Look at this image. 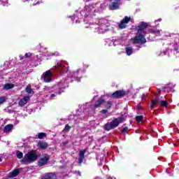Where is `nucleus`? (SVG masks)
Here are the masks:
<instances>
[{
	"mask_svg": "<svg viewBox=\"0 0 179 179\" xmlns=\"http://www.w3.org/2000/svg\"><path fill=\"white\" fill-rule=\"evenodd\" d=\"M42 179H57V175L54 173H45Z\"/></svg>",
	"mask_w": 179,
	"mask_h": 179,
	"instance_id": "nucleus-17",
	"label": "nucleus"
},
{
	"mask_svg": "<svg viewBox=\"0 0 179 179\" xmlns=\"http://www.w3.org/2000/svg\"><path fill=\"white\" fill-rule=\"evenodd\" d=\"M2 162V159H1V158H0V162Z\"/></svg>",
	"mask_w": 179,
	"mask_h": 179,
	"instance_id": "nucleus-47",
	"label": "nucleus"
},
{
	"mask_svg": "<svg viewBox=\"0 0 179 179\" xmlns=\"http://www.w3.org/2000/svg\"><path fill=\"white\" fill-rule=\"evenodd\" d=\"M71 129V127L69 124H66L64 127V131H69Z\"/></svg>",
	"mask_w": 179,
	"mask_h": 179,
	"instance_id": "nucleus-35",
	"label": "nucleus"
},
{
	"mask_svg": "<svg viewBox=\"0 0 179 179\" xmlns=\"http://www.w3.org/2000/svg\"><path fill=\"white\" fill-rule=\"evenodd\" d=\"M63 144H64V145H68V141H64V142L63 143Z\"/></svg>",
	"mask_w": 179,
	"mask_h": 179,
	"instance_id": "nucleus-43",
	"label": "nucleus"
},
{
	"mask_svg": "<svg viewBox=\"0 0 179 179\" xmlns=\"http://www.w3.org/2000/svg\"><path fill=\"white\" fill-rule=\"evenodd\" d=\"M110 96L111 97H113V99H120V97L125 96V91L117 90L113 93Z\"/></svg>",
	"mask_w": 179,
	"mask_h": 179,
	"instance_id": "nucleus-13",
	"label": "nucleus"
},
{
	"mask_svg": "<svg viewBox=\"0 0 179 179\" xmlns=\"http://www.w3.org/2000/svg\"><path fill=\"white\" fill-rule=\"evenodd\" d=\"M93 12H94V6L92 5L85 6L84 10L80 12L76 11L74 17H71V20L73 22H76V23H80V20H82V17L84 15V22H87V20H90V19H92Z\"/></svg>",
	"mask_w": 179,
	"mask_h": 179,
	"instance_id": "nucleus-4",
	"label": "nucleus"
},
{
	"mask_svg": "<svg viewBox=\"0 0 179 179\" xmlns=\"http://www.w3.org/2000/svg\"><path fill=\"white\" fill-rule=\"evenodd\" d=\"M136 120L137 121V122H141L143 120V115H138L136 117Z\"/></svg>",
	"mask_w": 179,
	"mask_h": 179,
	"instance_id": "nucleus-25",
	"label": "nucleus"
},
{
	"mask_svg": "<svg viewBox=\"0 0 179 179\" xmlns=\"http://www.w3.org/2000/svg\"><path fill=\"white\" fill-rule=\"evenodd\" d=\"M47 136V134L43 132H41L38 134V139H43V138H45Z\"/></svg>",
	"mask_w": 179,
	"mask_h": 179,
	"instance_id": "nucleus-24",
	"label": "nucleus"
},
{
	"mask_svg": "<svg viewBox=\"0 0 179 179\" xmlns=\"http://www.w3.org/2000/svg\"><path fill=\"white\" fill-rule=\"evenodd\" d=\"M36 5H40V1H38L36 3H34L33 6H36Z\"/></svg>",
	"mask_w": 179,
	"mask_h": 179,
	"instance_id": "nucleus-40",
	"label": "nucleus"
},
{
	"mask_svg": "<svg viewBox=\"0 0 179 179\" xmlns=\"http://www.w3.org/2000/svg\"><path fill=\"white\" fill-rule=\"evenodd\" d=\"M90 29H94V31L99 34H104V33L110 30H111L112 33L115 32L113 27L110 26V22L104 18L97 20L94 24L90 22Z\"/></svg>",
	"mask_w": 179,
	"mask_h": 179,
	"instance_id": "nucleus-3",
	"label": "nucleus"
},
{
	"mask_svg": "<svg viewBox=\"0 0 179 179\" xmlns=\"http://www.w3.org/2000/svg\"><path fill=\"white\" fill-rule=\"evenodd\" d=\"M129 20H131V17H128V16H125L124 18H123L120 24H119V28L120 29H125V27H127V25L128 24V23H129Z\"/></svg>",
	"mask_w": 179,
	"mask_h": 179,
	"instance_id": "nucleus-12",
	"label": "nucleus"
},
{
	"mask_svg": "<svg viewBox=\"0 0 179 179\" xmlns=\"http://www.w3.org/2000/svg\"><path fill=\"white\" fill-rule=\"evenodd\" d=\"M128 42V41H127V39L122 38L120 39H116L114 41V42L113 43V45H118V44H121V45H125L126 46V54L127 55H128L129 57L130 55H132V54H134V48H132V47L127 45V43Z\"/></svg>",
	"mask_w": 179,
	"mask_h": 179,
	"instance_id": "nucleus-7",
	"label": "nucleus"
},
{
	"mask_svg": "<svg viewBox=\"0 0 179 179\" xmlns=\"http://www.w3.org/2000/svg\"><path fill=\"white\" fill-rule=\"evenodd\" d=\"M48 160H50V156L45 155L44 157H43L38 159V166H39V167L45 166V164H47V163H48Z\"/></svg>",
	"mask_w": 179,
	"mask_h": 179,
	"instance_id": "nucleus-11",
	"label": "nucleus"
},
{
	"mask_svg": "<svg viewBox=\"0 0 179 179\" xmlns=\"http://www.w3.org/2000/svg\"><path fill=\"white\" fill-rule=\"evenodd\" d=\"M29 100H30V96H24V98L20 100L19 106L20 107H24V106H26V104H27V101H29Z\"/></svg>",
	"mask_w": 179,
	"mask_h": 179,
	"instance_id": "nucleus-14",
	"label": "nucleus"
},
{
	"mask_svg": "<svg viewBox=\"0 0 179 179\" xmlns=\"http://www.w3.org/2000/svg\"><path fill=\"white\" fill-rule=\"evenodd\" d=\"M0 1L1 2L3 6H8V5L9 4L8 0H0Z\"/></svg>",
	"mask_w": 179,
	"mask_h": 179,
	"instance_id": "nucleus-26",
	"label": "nucleus"
},
{
	"mask_svg": "<svg viewBox=\"0 0 179 179\" xmlns=\"http://www.w3.org/2000/svg\"><path fill=\"white\" fill-rule=\"evenodd\" d=\"M6 101V97L0 96V106Z\"/></svg>",
	"mask_w": 179,
	"mask_h": 179,
	"instance_id": "nucleus-27",
	"label": "nucleus"
},
{
	"mask_svg": "<svg viewBox=\"0 0 179 179\" xmlns=\"http://www.w3.org/2000/svg\"><path fill=\"white\" fill-rule=\"evenodd\" d=\"M86 27V29H88L89 27Z\"/></svg>",
	"mask_w": 179,
	"mask_h": 179,
	"instance_id": "nucleus-48",
	"label": "nucleus"
},
{
	"mask_svg": "<svg viewBox=\"0 0 179 179\" xmlns=\"http://www.w3.org/2000/svg\"><path fill=\"white\" fill-rule=\"evenodd\" d=\"M48 55H59V53L58 52H55V53H49Z\"/></svg>",
	"mask_w": 179,
	"mask_h": 179,
	"instance_id": "nucleus-36",
	"label": "nucleus"
},
{
	"mask_svg": "<svg viewBox=\"0 0 179 179\" xmlns=\"http://www.w3.org/2000/svg\"><path fill=\"white\" fill-rule=\"evenodd\" d=\"M111 106H112L111 101L106 102V107L107 108H111Z\"/></svg>",
	"mask_w": 179,
	"mask_h": 179,
	"instance_id": "nucleus-30",
	"label": "nucleus"
},
{
	"mask_svg": "<svg viewBox=\"0 0 179 179\" xmlns=\"http://www.w3.org/2000/svg\"><path fill=\"white\" fill-rule=\"evenodd\" d=\"M20 173V170L19 169H14L12 172L8 173L9 178H13V177H16L19 176Z\"/></svg>",
	"mask_w": 179,
	"mask_h": 179,
	"instance_id": "nucleus-16",
	"label": "nucleus"
},
{
	"mask_svg": "<svg viewBox=\"0 0 179 179\" xmlns=\"http://www.w3.org/2000/svg\"><path fill=\"white\" fill-rule=\"evenodd\" d=\"M37 159H38V155H37L36 151H30L24 155L22 159H21V163L22 164H30V163H34Z\"/></svg>",
	"mask_w": 179,
	"mask_h": 179,
	"instance_id": "nucleus-6",
	"label": "nucleus"
},
{
	"mask_svg": "<svg viewBox=\"0 0 179 179\" xmlns=\"http://www.w3.org/2000/svg\"><path fill=\"white\" fill-rule=\"evenodd\" d=\"M163 90H164V93H166V92L167 93H169V90H170V87L169 86H166V87H164Z\"/></svg>",
	"mask_w": 179,
	"mask_h": 179,
	"instance_id": "nucleus-33",
	"label": "nucleus"
},
{
	"mask_svg": "<svg viewBox=\"0 0 179 179\" xmlns=\"http://www.w3.org/2000/svg\"><path fill=\"white\" fill-rule=\"evenodd\" d=\"M12 129H13V124H7L4 127L3 132L4 134H6L8 132H10Z\"/></svg>",
	"mask_w": 179,
	"mask_h": 179,
	"instance_id": "nucleus-18",
	"label": "nucleus"
},
{
	"mask_svg": "<svg viewBox=\"0 0 179 179\" xmlns=\"http://www.w3.org/2000/svg\"><path fill=\"white\" fill-rule=\"evenodd\" d=\"M43 78L44 82L46 83H50V82L52 80V72H51L50 70L47 71L43 74Z\"/></svg>",
	"mask_w": 179,
	"mask_h": 179,
	"instance_id": "nucleus-10",
	"label": "nucleus"
},
{
	"mask_svg": "<svg viewBox=\"0 0 179 179\" xmlns=\"http://www.w3.org/2000/svg\"><path fill=\"white\" fill-rule=\"evenodd\" d=\"M20 59H24V56L20 55Z\"/></svg>",
	"mask_w": 179,
	"mask_h": 179,
	"instance_id": "nucleus-41",
	"label": "nucleus"
},
{
	"mask_svg": "<svg viewBox=\"0 0 179 179\" xmlns=\"http://www.w3.org/2000/svg\"><path fill=\"white\" fill-rule=\"evenodd\" d=\"M140 48H142V45L137 46V50H139Z\"/></svg>",
	"mask_w": 179,
	"mask_h": 179,
	"instance_id": "nucleus-42",
	"label": "nucleus"
},
{
	"mask_svg": "<svg viewBox=\"0 0 179 179\" xmlns=\"http://www.w3.org/2000/svg\"><path fill=\"white\" fill-rule=\"evenodd\" d=\"M24 57H26V58H29V57H31V53L30 52L26 53Z\"/></svg>",
	"mask_w": 179,
	"mask_h": 179,
	"instance_id": "nucleus-37",
	"label": "nucleus"
},
{
	"mask_svg": "<svg viewBox=\"0 0 179 179\" xmlns=\"http://www.w3.org/2000/svg\"><path fill=\"white\" fill-rule=\"evenodd\" d=\"M16 156H17V159H23V152L17 150L16 152Z\"/></svg>",
	"mask_w": 179,
	"mask_h": 179,
	"instance_id": "nucleus-23",
	"label": "nucleus"
},
{
	"mask_svg": "<svg viewBox=\"0 0 179 179\" xmlns=\"http://www.w3.org/2000/svg\"><path fill=\"white\" fill-rule=\"evenodd\" d=\"M53 69H56L58 75H61L62 76L65 74L66 72L68 73V77L65 80H61L57 83V86L54 88L50 90L48 94H47V97H50V100H52L55 97H57L58 94H61L62 92H64V89L65 87H68V84L69 83V80L71 82H73L76 80V82H80V78H82V73L85 72V71L82 69H78L76 72L68 71V67H66V62L64 61L58 62L57 64L53 66Z\"/></svg>",
	"mask_w": 179,
	"mask_h": 179,
	"instance_id": "nucleus-1",
	"label": "nucleus"
},
{
	"mask_svg": "<svg viewBox=\"0 0 179 179\" xmlns=\"http://www.w3.org/2000/svg\"><path fill=\"white\" fill-rule=\"evenodd\" d=\"M170 37H173V35H172V36H170Z\"/></svg>",
	"mask_w": 179,
	"mask_h": 179,
	"instance_id": "nucleus-49",
	"label": "nucleus"
},
{
	"mask_svg": "<svg viewBox=\"0 0 179 179\" xmlns=\"http://www.w3.org/2000/svg\"><path fill=\"white\" fill-rule=\"evenodd\" d=\"M162 22V18H159V19L155 20V24H157V22Z\"/></svg>",
	"mask_w": 179,
	"mask_h": 179,
	"instance_id": "nucleus-38",
	"label": "nucleus"
},
{
	"mask_svg": "<svg viewBox=\"0 0 179 179\" xmlns=\"http://www.w3.org/2000/svg\"><path fill=\"white\" fill-rule=\"evenodd\" d=\"M26 92L27 93H29V94H31V93H33V90H31V87H30V86H27L26 87Z\"/></svg>",
	"mask_w": 179,
	"mask_h": 179,
	"instance_id": "nucleus-29",
	"label": "nucleus"
},
{
	"mask_svg": "<svg viewBox=\"0 0 179 179\" xmlns=\"http://www.w3.org/2000/svg\"><path fill=\"white\" fill-rule=\"evenodd\" d=\"M120 5H121V0H110L109 9L110 10H117L120 8Z\"/></svg>",
	"mask_w": 179,
	"mask_h": 179,
	"instance_id": "nucleus-9",
	"label": "nucleus"
},
{
	"mask_svg": "<svg viewBox=\"0 0 179 179\" xmlns=\"http://www.w3.org/2000/svg\"><path fill=\"white\" fill-rule=\"evenodd\" d=\"M147 97H148V95L146 94H143L142 96H141V101H145V100H146Z\"/></svg>",
	"mask_w": 179,
	"mask_h": 179,
	"instance_id": "nucleus-31",
	"label": "nucleus"
},
{
	"mask_svg": "<svg viewBox=\"0 0 179 179\" xmlns=\"http://www.w3.org/2000/svg\"><path fill=\"white\" fill-rule=\"evenodd\" d=\"M26 1H29V0H26Z\"/></svg>",
	"mask_w": 179,
	"mask_h": 179,
	"instance_id": "nucleus-50",
	"label": "nucleus"
},
{
	"mask_svg": "<svg viewBox=\"0 0 179 179\" xmlns=\"http://www.w3.org/2000/svg\"><path fill=\"white\" fill-rule=\"evenodd\" d=\"M127 132H128V127H125L123 128V129L122 130V134H127Z\"/></svg>",
	"mask_w": 179,
	"mask_h": 179,
	"instance_id": "nucleus-32",
	"label": "nucleus"
},
{
	"mask_svg": "<svg viewBox=\"0 0 179 179\" xmlns=\"http://www.w3.org/2000/svg\"><path fill=\"white\" fill-rule=\"evenodd\" d=\"M103 103H104V99L98 100L94 105V108H99V107H100L101 104H103Z\"/></svg>",
	"mask_w": 179,
	"mask_h": 179,
	"instance_id": "nucleus-22",
	"label": "nucleus"
},
{
	"mask_svg": "<svg viewBox=\"0 0 179 179\" xmlns=\"http://www.w3.org/2000/svg\"><path fill=\"white\" fill-rule=\"evenodd\" d=\"M85 153H86V150H83L79 152L78 163L80 164L83 163V159H85Z\"/></svg>",
	"mask_w": 179,
	"mask_h": 179,
	"instance_id": "nucleus-15",
	"label": "nucleus"
},
{
	"mask_svg": "<svg viewBox=\"0 0 179 179\" xmlns=\"http://www.w3.org/2000/svg\"><path fill=\"white\" fill-rule=\"evenodd\" d=\"M167 45L168 46L165 47L166 50L161 52L158 56L160 57V55H170V52L173 51V54L176 55V57H179L178 38H172L171 42L167 43Z\"/></svg>",
	"mask_w": 179,
	"mask_h": 179,
	"instance_id": "nucleus-5",
	"label": "nucleus"
},
{
	"mask_svg": "<svg viewBox=\"0 0 179 179\" xmlns=\"http://www.w3.org/2000/svg\"><path fill=\"white\" fill-rule=\"evenodd\" d=\"M148 26L149 24L145 22H141L136 27L137 33L134 38L131 39V43L133 44H145L146 43V35L148 33H150L151 34H154L157 36H162V30L160 29H148Z\"/></svg>",
	"mask_w": 179,
	"mask_h": 179,
	"instance_id": "nucleus-2",
	"label": "nucleus"
},
{
	"mask_svg": "<svg viewBox=\"0 0 179 179\" xmlns=\"http://www.w3.org/2000/svg\"><path fill=\"white\" fill-rule=\"evenodd\" d=\"M158 103H159V98L156 97L155 99L151 101L150 108H155V107H156V106H157Z\"/></svg>",
	"mask_w": 179,
	"mask_h": 179,
	"instance_id": "nucleus-19",
	"label": "nucleus"
},
{
	"mask_svg": "<svg viewBox=\"0 0 179 179\" xmlns=\"http://www.w3.org/2000/svg\"><path fill=\"white\" fill-rule=\"evenodd\" d=\"M15 87V85L12 84V83H6L3 85V88L5 90H9L10 89H13Z\"/></svg>",
	"mask_w": 179,
	"mask_h": 179,
	"instance_id": "nucleus-20",
	"label": "nucleus"
},
{
	"mask_svg": "<svg viewBox=\"0 0 179 179\" xmlns=\"http://www.w3.org/2000/svg\"><path fill=\"white\" fill-rule=\"evenodd\" d=\"M106 179H117V178H115L114 176H111L110 175H107L106 176Z\"/></svg>",
	"mask_w": 179,
	"mask_h": 179,
	"instance_id": "nucleus-34",
	"label": "nucleus"
},
{
	"mask_svg": "<svg viewBox=\"0 0 179 179\" xmlns=\"http://www.w3.org/2000/svg\"><path fill=\"white\" fill-rule=\"evenodd\" d=\"M160 106H162V107L167 108V106H169V103H167V101H161Z\"/></svg>",
	"mask_w": 179,
	"mask_h": 179,
	"instance_id": "nucleus-28",
	"label": "nucleus"
},
{
	"mask_svg": "<svg viewBox=\"0 0 179 179\" xmlns=\"http://www.w3.org/2000/svg\"><path fill=\"white\" fill-rule=\"evenodd\" d=\"M38 146L41 148V149H45L48 146V144L47 142H43L40 141L38 143Z\"/></svg>",
	"mask_w": 179,
	"mask_h": 179,
	"instance_id": "nucleus-21",
	"label": "nucleus"
},
{
	"mask_svg": "<svg viewBox=\"0 0 179 179\" xmlns=\"http://www.w3.org/2000/svg\"><path fill=\"white\" fill-rule=\"evenodd\" d=\"M38 56L36 55V58L34 59L35 61H38V57H37Z\"/></svg>",
	"mask_w": 179,
	"mask_h": 179,
	"instance_id": "nucleus-45",
	"label": "nucleus"
},
{
	"mask_svg": "<svg viewBox=\"0 0 179 179\" xmlns=\"http://www.w3.org/2000/svg\"><path fill=\"white\" fill-rule=\"evenodd\" d=\"M101 113H102V114H106V113H107V110L103 109V110H101Z\"/></svg>",
	"mask_w": 179,
	"mask_h": 179,
	"instance_id": "nucleus-39",
	"label": "nucleus"
},
{
	"mask_svg": "<svg viewBox=\"0 0 179 179\" xmlns=\"http://www.w3.org/2000/svg\"><path fill=\"white\" fill-rule=\"evenodd\" d=\"M124 121V117H120L114 119L110 122H108L104 125L105 131H111V129H114L117 128Z\"/></svg>",
	"mask_w": 179,
	"mask_h": 179,
	"instance_id": "nucleus-8",
	"label": "nucleus"
},
{
	"mask_svg": "<svg viewBox=\"0 0 179 179\" xmlns=\"http://www.w3.org/2000/svg\"><path fill=\"white\" fill-rule=\"evenodd\" d=\"M86 1V2H90V1H92V0H85Z\"/></svg>",
	"mask_w": 179,
	"mask_h": 179,
	"instance_id": "nucleus-46",
	"label": "nucleus"
},
{
	"mask_svg": "<svg viewBox=\"0 0 179 179\" xmlns=\"http://www.w3.org/2000/svg\"><path fill=\"white\" fill-rule=\"evenodd\" d=\"M110 41H111V40H110V39L106 40V43H110Z\"/></svg>",
	"mask_w": 179,
	"mask_h": 179,
	"instance_id": "nucleus-44",
	"label": "nucleus"
}]
</instances>
